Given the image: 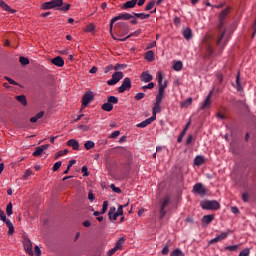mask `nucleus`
I'll list each match as a JSON object with an SVG mask.
<instances>
[{"instance_id":"f257e3e1","label":"nucleus","mask_w":256,"mask_h":256,"mask_svg":"<svg viewBox=\"0 0 256 256\" xmlns=\"http://www.w3.org/2000/svg\"><path fill=\"white\" fill-rule=\"evenodd\" d=\"M217 29L221 33L220 38L218 39L217 44L221 45V41H223V37L225 35V10H222V12L219 15Z\"/></svg>"},{"instance_id":"f03ea898","label":"nucleus","mask_w":256,"mask_h":256,"mask_svg":"<svg viewBox=\"0 0 256 256\" xmlns=\"http://www.w3.org/2000/svg\"><path fill=\"white\" fill-rule=\"evenodd\" d=\"M123 205H120L117 208H115V206L110 207L109 211H108V218L110 219V221H117V217H121L123 216Z\"/></svg>"},{"instance_id":"7ed1b4c3","label":"nucleus","mask_w":256,"mask_h":256,"mask_svg":"<svg viewBox=\"0 0 256 256\" xmlns=\"http://www.w3.org/2000/svg\"><path fill=\"white\" fill-rule=\"evenodd\" d=\"M130 19H133V15L129 13H120L118 16H115L111 19L110 22V33L113 35V24L117 23V21H129Z\"/></svg>"},{"instance_id":"20e7f679","label":"nucleus","mask_w":256,"mask_h":256,"mask_svg":"<svg viewBox=\"0 0 256 256\" xmlns=\"http://www.w3.org/2000/svg\"><path fill=\"white\" fill-rule=\"evenodd\" d=\"M200 206L202 207V209H205L206 211H217V209H219V207H221V205L219 204V202L215 201V200H205L202 201L200 203Z\"/></svg>"},{"instance_id":"39448f33","label":"nucleus","mask_w":256,"mask_h":256,"mask_svg":"<svg viewBox=\"0 0 256 256\" xmlns=\"http://www.w3.org/2000/svg\"><path fill=\"white\" fill-rule=\"evenodd\" d=\"M157 80H158V84H159V91H158V94L156 96L165 97V89H167L168 82L165 81L163 83V74L161 72H158Z\"/></svg>"},{"instance_id":"423d86ee","label":"nucleus","mask_w":256,"mask_h":256,"mask_svg":"<svg viewBox=\"0 0 256 256\" xmlns=\"http://www.w3.org/2000/svg\"><path fill=\"white\" fill-rule=\"evenodd\" d=\"M55 7H63V0H51L49 2H44L41 5V9L44 11L55 9Z\"/></svg>"},{"instance_id":"0eeeda50","label":"nucleus","mask_w":256,"mask_h":256,"mask_svg":"<svg viewBox=\"0 0 256 256\" xmlns=\"http://www.w3.org/2000/svg\"><path fill=\"white\" fill-rule=\"evenodd\" d=\"M163 99H165V97L156 96V102L152 107V118H154L155 120H157V113H161V103H163Z\"/></svg>"},{"instance_id":"6e6552de","label":"nucleus","mask_w":256,"mask_h":256,"mask_svg":"<svg viewBox=\"0 0 256 256\" xmlns=\"http://www.w3.org/2000/svg\"><path fill=\"white\" fill-rule=\"evenodd\" d=\"M171 203V197L166 196L160 201V219H163L167 215V205Z\"/></svg>"},{"instance_id":"1a4fd4ad","label":"nucleus","mask_w":256,"mask_h":256,"mask_svg":"<svg viewBox=\"0 0 256 256\" xmlns=\"http://www.w3.org/2000/svg\"><path fill=\"white\" fill-rule=\"evenodd\" d=\"M123 77V72H115L112 74V79L107 81V85H117V83H119Z\"/></svg>"},{"instance_id":"9d476101","label":"nucleus","mask_w":256,"mask_h":256,"mask_svg":"<svg viewBox=\"0 0 256 256\" xmlns=\"http://www.w3.org/2000/svg\"><path fill=\"white\" fill-rule=\"evenodd\" d=\"M131 89V78L126 77L122 81L120 87H118V93H125V91H129Z\"/></svg>"},{"instance_id":"9b49d317","label":"nucleus","mask_w":256,"mask_h":256,"mask_svg":"<svg viewBox=\"0 0 256 256\" xmlns=\"http://www.w3.org/2000/svg\"><path fill=\"white\" fill-rule=\"evenodd\" d=\"M93 99H95V95L93 94V92L88 91L86 92L83 97H82V107H87V105H89V103H91V101H93Z\"/></svg>"},{"instance_id":"f8f14e48","label":"nucleus","mask_w":256,"mask_h":256,"mask_svg":"<svg viewBox=\"0 0 256 256\" xmlns=\"http://www.w3.org/2000/svg\"><path fill=\"white\" fill-rule=\"evenodd\" d=\"M23 245H24V249L26 251V253H28V255H35L33 252V243H31V240L27 237H25L23 239Z\"/></svg>"},{"instance_id":"ddd939ff","label":"nucleus","mask_w":256,"mask_h":256,"mask_svg":"<svg viewBox=\"0 0 256 256\" xmlns=\"http://www.w3.org/2000/svg\"><path fill=\"white\" fill-rule=\"evenodd\" d=\"M141 35V29L136 30L135 32L130 33L127 37L121 38L118 37L116 38L115 36L112 35L113 39L115 41H126L127 39H131V37H139Z\"/></svg>"},{"instance_id":"4468645a","label":"nucleus","mask_w":256,"mask_h":256,"mask_svg":"<svg viewBox=\"0 0 256 256\" xmlns=\"http://www.w3.org/2000/svg\"><path fill=\"white\" fill-rule=\"evenodd\" d=\"M213 96V92H210L205 98L204 102L200 106L201 111H205V109H209L211 107V97Z\"/></svg>"},{"instance_id":"2eb2a0df","label":"nucleus","mask_w":256,"mask_h":256,"mask_svg":"<svg viewBox=\"0 0 256 256\" xmlns=\"http://www.w3.org/2000/svg\"><path fill=\"white\" fill-rule=\"evenodd\" d=\"M214 220H215L214 214L204 215L201 220L202 227H207V225L212 223Z\"/></svg>"},{"instance_id":"dca6fc26","label":"nucleus","mask_w":256,"mask_h":256,"mask_svg":"<svg viewBox=\"0 0 256 256\" xmlns=\"http://www.w3.org/2000/svg\"><path fill=\"white\" fill-rule=\"evenodd\" d=\"M232 85L233 87H235L237 91H239V93H243V85H241V71L237 72L236 85L235 84H232Z\"/></svg>"},{"instance_id":"f3484780","label":"nucleus","mask_w":256,"mask_h":256,"mask_svg":"<svg viewBox=\"0 0 256 256\" xmlns=\"http://www.w3.org/2000/svg\"><path fill=\"white\" fill-rule=\"evenodd\" d=\"M193 192L197 193L198 195H205V193L207 192V190L205 189V187L203 186V184L201 183H197L194 185L193 187Z\"/></svg>"},{"instance_id":"a211bd4d","label":"nucleus","mask_w":256,"mask_h":256,"mask_svg":"<svg viewBox=\"0 0 256 256\" xmlns=\"http://www.w3.org/2000/svg\"><path fill=\"white\" fill-rule=\"evenodd\" d=\"M140 81H142V83H151V81H153V75L149 74V72H142Z\"/></svg>"},{"instance_id":"6ab92c4d","label":"nucleus","mask_w":256,"mask_h":256,"mask_svg":"<svg viewBox=\"0 0 256 256\" xmlns=\"http://www.w3.org/2000/svg\"><path fill=\"white\" fill-rule=\"evenodd\" d=\"M49 149V145H42L36 148V150L33 152V157H40V155H43V151H47Z\"/></svg>"},{"instance_id":"aec40b11","label":"nucleus","mask_w":256,"mask_h":256,"mask_svg":"<svg viewBox=\"0 0 256 256\" xmlns=\"http://www.w3.org/2000/svg\"><path fill=\"white\" fill-rule=\"evenodd\" d=\"M51 64L56 67H63L65 65V60L61 56H57L51 60Z\"/></svg>"},{"instance_id":"412c9836","label":"nucleus","mask_w":256,"mask_h":256,"mask_svg":"<svg viewBox=\"0 0 256 256\" xmlns=\"http://www.w3.org/2000/svg\"><path fill=\"white\" fill-rule=\"evenodd\" d=\"M153 121H156L153 116H151L150 118H147L146 120L142 121L141 123H138L136 125V127L140 128V129H144V127H147V125H151L153 123Z\"/></svg>"},{"instance_id":"4be33fe9","label":"nucleus","mask_w":256,"mask_h":256,"mask_svg":"<svg viewBox=\"0 0 256 256\" xmlns=\"http://www.w3.org/2000/svg\"><path fill=\"white\" fill-rule=\"evenodd\" d=\"M125 241H127V238H125V237L119 238V240L116 242V244L114 246L116 251H123V247L125 245Z\"/></svg>"},{"instance_id":"5701e85b","label":"nucleus","mask_w":256,"mask_h":256,"mask_svg":"<svg viewBox=\"0 0 256 256\" xmlns=\"http://www.w3.org/2000/svg\"><path fill=\"white\" fill-rule=\"evenodd\" d=\"M135 5H137V0H130V1H127L126 3H124L121 6V9H123V10L134 9Z\"/></svg>"},{"instance_id":"b1692460","label":"nucleus","mask_w":256,"mask_h":256,"mask_svg":"<svg viewBox=\"0 0 256 256\" xmlns=\"http://www.w3.org/2000/svg\"><path fill=\"white\" fill-rule=\"evenodd\" d=\"M67 146L72 147L74 151H79V141L76 139H70L67 141Z\"/></svg>"},{"instance_id":"393cba45","label":"nucleus","mask_w":256,"mask_h":256,"mask_svg":"<svg viewBox=\"0 0 256 256\" xmlns=\"http://www.w3.org/2000/svg\"><path fill=\"white\" fill-rule=\"evenodd\" d=\"M205 163H206V160H205V157L203 156H196L194 159V165L196 167H201V165H205Z\"/></svg>"},{"instance_id":"a878e982","label":"nucleus","mask_w":256,"mask_h":256,"mask_svg":"<svg viewBox=\"0 0 256 256\" xmlns=\"http://www.w3.org/2000/svg\"><path fill=\"white\" fill-rule=\"evenodd\" d=\"M0 7L4 11H8L9 13H15V10L11 9V7L9 5H7V3H5V1H3V0H0Z\"/></svg>"},{"instance_id":"bb28decb","label":"nucleus","mask_w":256,"mask_h":256,"mask_svg":"<svg viewBox=\"0 0 256 256\" xmlns=\"http://www.w3.org/2000/svg\"><path fill=\"white\" fill-rule=\"evenodd\" d=\"M191 105H193V98H191V97L187 98L184 102L180 103V107L182 109H185V108H187V107H189Z\"/></svg>"},{"instance_id":"cd10ccee","label":"nucleus","mask_w":256,"mask_h":256,"mask_svg":"<svg viewBox=\"0 0 256 256\" xmlns=\"http://www.w3.org/2000/svg\"><path fill=\"white\" fill-rule=\"evenodd\" d=\"M183 37L186 38L187 41H189V39H191L193 37V31L191 30V28L184 29Z\"/></svg>"},{"instance_id":"c85d7f7f","label":"nucleus","mask_w":256,"mask_h":256,"mask_svg":"<svg viewBox=\"0 0 256 256\" xmlns=\"http://www.w3.org/2000/svg\"><path fill=\"white\" fill-rule=\"evenodd\" d=\"M145 59L146 61H149V62L155 61V52H153V50L146 52Z\"/></svg>"},{"instance_id":"c756f323","label":"nucleus","mask_w":256,"mask_h":256,"mask_svg":"<svg viewBox=\"0 0 256 256\" xmlns=\"http://www.w3.org/2000/svg\"><path fill=\"white\" fill-rule=\"evenodd\" d=\"M225 239V234H221L220 236H217L216 238L211 239L208 243L209 245H213L215 243H219V241H223Z\"/></svg>"},{"instance_id":"7c9ffc66","label":"nucleus","mask_w":256,"mask_h":256,"mask_svg":"<svg viewBox=\"0 0 256 256\" xmlns=\"http://www.w3.org/2000/svg\"><path fill=\"white\" fill-rule=\"evenodd\" d=\"M43 115H45V112L40 111L38 114H36L34 117H32L30 119L31 123H37V121H39V119L43 118Z\"/></svg>"},{"instance_id":"2f4dec72","label":"nucleus","mask_w":256,"mask_h":256,"mask_svg":"<svg viewBox=\"0 0 256 256\" xmlns=\"http://www.w3.org/2000/svg\"><path fill=\"white\" fill-rule=\"evenodd\" d=\"M101 109H102V111H107L109 113V112L113 111V105L109 102H106L101 106Z\"/></svg>"},{"instance_id":"473e14b6","label":"nucleus","mask_w":256,"mask_h":256,"mask_svg":"<svg viewBox=\"0 0 256 256\" xmlns=\"http://www.w3.org/2000/svg\"><path fill=\"white\" fill-rule=\"evenodd\" d=\"M17 101L22 105H27V97L25 95L16 96Z\"/></svg>"},{"instance_id":"72a5a7b5","label":"nucleus","mask_w":256,"mask_h":256,"mask_svg":"<svg viewBox=\"0 0 256 256\" xmlns=\"http://www.w3.org/2000/svg\"><path fill=\"white\" fill-rule=\"evenodd\" d=\"M85 33H93V31H95V24H88L85 28H84Z\"/></svg>"},{"instance_id":"f704fd0d","label":"nucleus","mask_w":256,"mask_h":256,"mask_svg":"<svg viewBox=\"0 0 256 256\" xmlns=\"http://www.w3.org/2000/svg\"><path fill=\"white\" fill-rule=\"evenodd\" d=\"M67 153H69V150L67 149L60 150L55 154L54 159H59V157H63V155H67Z\"/></svg>"},{"instance_id":"c9c22d12","label":"nucleus","mask_w":256,"mask_h":256,"mask_svg":"<svg viewBox=\"0 0 256 256\" xmlns=\"http://www.w3.org/2000/svg\"><path fill=\"white\" fill-rule=\"evenodd\" d=\"M134 16H136L138 19H149V17H151V14L134 13Z\"/></svg>"},{"instance_id":"e433bc0d","label":"nucleus","mask_w":256,"mask_h":256,"mask_svg":"<svg viewBox=\"0 0 256 256\" xmlns=\"http://www.w3.org/2000/svg\"><path fill=\"white\" fill-rule=\"evenodd\" d=\"M84 147L87 151H89L90 149H93V147H95V142L89 140L85 142Z\"/></svg>"},{"instance_id":"4c0bfd02","label":"nucleus","mask_w":256,"mask_h":256,"mask_svg":"<svg viewBox=\"0 0 256 256\" xmlns=\"http://www.w3.org/2000/svg\"><path fill=\"white\" fill-rule=\"evenodd\" d=\"M173 69H174V71H181V69H183V62L177 61V62L173 65Z\"/></svg>"},{"instance_id":"58836bf2","label":"nucleus","mask_w":256,"mask_h":256,"mask_svg":"<svg viewBox=\"0 0 256 256\" xmlns=\"http://www.w3.org/2000/svg\"><path fill=\"white\" fill-rule=\"evenodd\" d=\"M6 214L8 217H11L13 215V204L10 202L6 207Z\"/></svg>"},{"instance_id":"ea45409f","label":"nucleus","mask_w":256,"mask_h":256,"mask_svg":"<svg viewBox=\"0 0 256 256\" xmlns=\"http://www.w3.org/2000/svg\"><path fill=\"white\" fill-rule=\"evenodd\" d=\"M107 209H109V201H104L102 205L101 214L105 215V213H107Z\"/></svg>"},{"instance_id":"a19ab883","label":"nucleus","mask_w":256,"mask_h":256,"mask_svg":"<svg viewBox=\"0 0 256 256\" xmlns=\"http://www.w3.org/2000/svg\"><path fill=\"white\" fill-rule=\"evenodd\" d=\"M108 103H113V105H117V103H119V98L115 96H109Z\"/></svg>"},{"instance_id":"79ce46f5","label":"nucleus","mask_w":256,"mask_h":256,"mask_svg":"<svg viewBox=\"0 0 256 256\" xmlns=\"http://www.w3.org/2000/svg\"><path fill=\"white\" fill-rule=\"evenodd\" d=\"M156 2L155 0L150 1L146 6H145V11H151L153 7H155Z\"/></svg>"},{"instance_id":"37998d69","label":"nucleus","mask_w":256,"mask_h":256,"mask_svg":"<svg viewBox=\"0 0 256 256\" xmlns=\"http://www.w3.org/2000/svg\"><path fill=\"white\" fill-rule=\"evenodd\" d=\"M154 87H155V83H153V82H149L147 85H145V86H142V91H147V89H154Z\"/></svg>"},{"instance_id":"c03bdc74","label":"nucleus","mask_w":256,"mask_h":256,"mask_svg":"<svg viewBox=\"0 0 256 256\" xmlns=\"http://www.w3.org/2000/svg\"><path fill=\"white\" fill-rule=\"evenodd\" d=\"M239 247H241V245H239V244L238 245L227 246L226 251H231V252L238 251Z\"/></svg>"},{"instance_id":"a18cd8bd","label":"nucleus","mask_w":256,"mask_h":256,"mask_svg":"<svg viewBox=\"0 0 256 256\" xmlns=\"http://www.w3.org/2000/svg\"><path fill=\"white\" fill-rule=\"evenodd\" d=\"M121 31H126V33H129V24L127 23H121L120 24Z\"/></svg>"},{"instance_id":"49530a36","label":"nucleus","mask_w":256,"mask_h":256,"mask_svg":"<svg viewBox=\"0 0 256 256\" xmlns=\"http://www.w3.org/2000/svg\"><path fill=\"white\" fill-rule=\"evenodd\" d=\"M144 98H145V93H143V92L137 93V94L135 95V97H134V99H135L136 101H141V99H144Z\"/></svg>"},{"instance_id":"de8ad7c7","label":"nucleus","mask_w":256,"mask_h":256,"mask_svg":"<svg viewBox=\"0 0 256 256\" xmlns=\"http://www.w3.org/2000/svg\"><path fill=\"white\" fill-rule=\"evenodd\" d=\"M251 253V250L249 248H245L239 253V256H249Z\"/></svg>"},{"instance_id":"09e8293b","label":"nucleus","mask_w":256,"mask_h":256,"mask_svg":"<svg viewBox=\"0 0 256 256\" xmlns=\"http://www.w3.org/2000/svg\"><path fill=\"white\" fill-rule=\"evenodd\" d=\"M61 165H62V162L61 161H58L54 164V166L52 167V171H59V169H61Z\"/></svg>"},{"instance_id":"8fccbe9b","label":"nucleus","mask_w":256,"mask_h":256,"mask_svg":"<svg viewBox=\"0 0 256 256\" xmlns=\"http://www.w3.org/2000/svg\"><path fill=\"white\" fill-rule=\"evenodd\" d=\"M235 29H237V22H234L233 24L230 25L229 29H226V31H228V33H233V31H235Z\"/></svg>"},{"instance_id":"3c124183","label":"nucleus","mask_w":256,"mask_h":256,"mask_svg":"<svg viewBox=\"0 0 256 256\" xmlns=\"http://www.w3.org/2000/svg\"><path fill=\"white\" fill-rule=\"evenodd\" d=\"M19 61H20L21 65H29V59L26 57L21 56L19 58Z\"/></svg>"},{"instance_id":"603ef678","label":"nucleus","mask_w":256,"mask_h":256,"mask_svg":"<svg viewBox=\"0 0 256 256\" xmlns=\"http://www.w3.org/2000/svg\"><path fill=\"white\" fill-rule=\"evenodd\" d=\"M0 221H3V223H5V221H7V216L5 215V211L0 209Z\"/></svg>"},{"instance_id":"864d4df0","label":"nucleus","mask_w":256,"mask_h":256,"mask_svg":"<svg viewBox=\"0 0 256 256\" xmlns=\"http://www.w3.org/2000/svg\"><path fill=\"white\" fill-rule=\"evenodd\" d=\"M110 188L112 189V191H114V193H121V188L116 187L115 184H111Z\"/></svg>"},{"instance_id":"5fc2aeb1","label":"nucleus","mask_w":256,"mask_h":256,"mask_svg":"<svg viewBox=\"0 0 256 256\" xmlns=\"http://www.w3.org/2000/svg\"><path fill=\"white\" fill-rule=\"evenodd\" d=\"M119 135H121V132L119 130L114 131L111 135L110 138L111 139H117V137H119Z\"/></svg>"},{"instance_id":"6e6d98bb","label":"nucleus","mask_w":256,"mask_h":256,"mask_svg":"<svg viewBox=\"0 0 256 256\" xmlns=\"http://www.w3.org/2000/svg\"><path fill=\"white\" fill-rule=\"evenodd\" d=\"M71 4H65L63 7L60 6L59 11H69Z\"/></svg>"},{"instance_id":"4d7b16f0","label":"nucleus","mask_w":256,"mask_h":256,"mask_svg":"<svg viewBox=\"0 0 256 256\" xmlns=\"http://www.w3.org/2000/svg\"><path fill=\"white\" fill-rule=\"evenodd\" d=\"M185 135H187V132H181L180 135L178 136L177 142L178 143H182L183 141V137H185Z\"/></svg>"},{"instance_id":"13d9d810","label":"nucleus","mask_w":256,"mask_h":256,"mask_svg":"<svg viewBox=\"0 0 256 256\" xmlns=\"http://www.w3.org/2000/svg\"><path fill=\"white\" fill-rule=\"evenodd\" d=\"M82 173H84L83 174L84 177H89V171H88L87 166L82 167Z\"/></svg>"},{"instance_id":"bf43d9fd","label":"nucleus","mask_w":256,"mask_h":256,"mask_svg":"<svg viewBox=\"0 0 256 256\" xmlns=\"http://www.w3.org/2000/svg\"><path fill=\"white\" fill-rule=\"evenodd\" d=\"M89 201H95V195L93 194V190H90L88 193Z\"/></svg>"},{"instance_id":"052dcab7","label":"nucleus","mask_w":256,"mask_h":256,"mask_svg":"<svg viewBox=\"0 0 256 256\" xmlns=\"http://www.w3.org/2000/svg\"><path fill=\"white\" fill-rule=\"evenodd\" d=\"M116 251H118L115 247L110 249L108 252H107V256H113L115 255Z\"/></svg>"},{"instance_id":"680f3d73","label":"nucleus","mask_w":256,"mask_h":256,"mask_svg":"<svg viewBox=\"0 0 256 256\" xmlns=\"http://www.w3.org/2000/svg\"><path fill=\"white\" fill-rule=\"evenodd\" d=\"M34 251L36 256H41V248L39 246H35Z\"/></svg>"},{"instance_id":"e2e57ef3","label":"nucleus","mask_w":256,"mask_h":256,"mask_svg":"<svg viewBox=\"0 0 256 256\" xmlns=\"http://www.w3.org/2000/svg\"><path fill=\"white\" fill-rule=\"evenodd\" d=\"M33 174V171L31 170H26L25 174L23 175L24 179H27V177H31V175Z\"/></svg>"},{"instance_id":"0e129e2a","label":"nucleus","mask_w":256,"mask_h":256,"mask_svg":"<svg viewBox=\"0 0 256 256\" xmlns=\"http://www.w3.org/2000/svg\"><path fill=\"white\" fill-rule=\"evenodd\" d=\"M77 163L76 160H70L67 166V169L71 170V167H73V165H75Z\"/></svg>"},{"instance_id":"69168bd1","label":"nucleus","mask_w":256,"mask_h":256,"mask_svg":"<svg viewBox=\"0 0 256 256\" xmlns=\"http://www.w3.org/2000/svg\"><path fill=\"white\" fill-rule=\"evenodd\" d=\"M4 223H6L8 229H10V228H12V227H15V226H13V223H12L11 220H9V219L5 220Z\"/></svg>"},{"instance_id":"338daca9","label":"nucleus","mask_w":256,"mask_h":256,"mask_svg":"<svg viewBox=\"0 0 256 256\" xmlns=\"http://www.w3.org/2000/svg\"><path fill=\"white\" fill-rule=\"evenodd\" d=\"M169 253V246H165L163 249H162V255H168Z\"/></svg>"},{"instance_id":"774afa93","label":"nucleus","mask_w":256,"mask_h":256,"mask_svg":"<svg viewBox=\"0 0 256 256\" xmlns=\"http://www.w3.org/2000/svg\"><path fill=\"white\" fill-rule=\"evenodd\" d=\"M5 79H7L8 83H10V85H17V83L15 82V80L9 78V77H5Z\"/></svg>"}]
</instances>
